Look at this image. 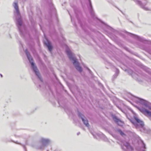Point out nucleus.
<instances>
[{
	"label": "nucleus",
	"mask_w": 151,
	"mask_h": 151,
	"mask_svg": "<svg viewBox=\"0 0 151 151\" xmlns=\"http://www.w3.org/2000/svg\"><path fill=\"white\" fill-rule=\"evenodd\" d=\"M89 2V4L88 5V6L89 7L90 10V12L91 14L92 15H94V13L93 12L92 9V6L91 4V0H88Z\"/></svg>",
	"instance_id": "obj_13"
},
{
	"label": "nucleus",
	"mask_w": 151,
	"mask_h": 151,
	"mask_svg": "<svg viewBox=\"0 0 151 151\" xmlns=\"http://www.w3.org/2000/svg\"><path fill=\"white\" fill-rule=\"evenodd\" d=\"M121 147H122V149H124V147H123V146H122V145H121Z\"/></svg>",
	"instance_id": "obj_26"
},
{
	"label": "nucleus",
	"mask_w": 151,
	"mask_h": 151,
	"mask_svg": "<svg viewBox=\"0 0 151 151\" xmlns=\"http://www.w3.org/2000/svg\"><path fill=\"white\" fill-rule=\"evenodd\" d=\"M78 117L82 119V121L84 125L86 127H88L89 126V124L88 123V121L87 118L83 114L79 112H78Z\"/></svg>",
	"instance_id": "obj_7"
},
{
	"label": "nucleus",
	"mask_w": 151,
	"mask_h": 151,
	"mask_svg": "<svg viewBox=\"0 0 151 151\" xmlns=\"http://www.w3.org/2000/svg\"><path fill=\"white\" fill-rule=\"evenodd\" d=\"M119 70L118 69H116V70L115 74L113 76V77L115 78H116L117 77V76H118V74L119 73Z\"/></svg>",
	"instance_id": "obj_17"
},
{
	"label": "nucleus",
	"mask_w": 151,
	"mask_h": 151,
	"mask_svg": "<svg viewBox=\"0 0 151 151\" xmlns=\"http://www.w3.org/2000/svg\"><path fill=\"white\" fill-rule=\"evenodd\" d=\"M70 17H71V21H72V17L70 15Z\"/></svg>",
	"instance_id": "obj_25"
},
{
	"label": "nucleus",
	"mask_w": 151,
	"mask_h": 151,
	"mask_svg": "<svg viewBox=\"0 0 151 151\" xmlns=\"http://www.w3.org/2000/svg\"><path fill=\"white\" fill-rule=\"evenodd\" d=\"M122 144L127 149L131 150V151H132L133 150L132 147H131L129 143L128 142L124 141L122 142Z\"/></svg>",
	"instance_id": "obj_12"
},
{
	"label": "nucleus",
	"mask_w": 151,
	"mask_h": 151,
	"mask_svg": "<svg viewBox=\"0 0 151 151\" xmlns=\"http://www.w3.org/2000/svg\"><path fill=\"white\" fill-rule=\"evenodd\" d=\"M25 53L29 62L31 64L32 68L34 71L35 72L36 75L38 77L40 81H41L42 82L43 80L40 76L39 70L37 68L36 66L35 65L34 63H33L32 58L30 55L29 52L28 51L27 49L25 50Z\"/></svg>",
	"instance_id": "obj_4"
},
{
	"label": "nucleus",
	"mask_w": 151,
	"mask_h": 151,
	"mask_svg": "<svg viewBox=\"0 0 151 151\" xmlns=\"http://www.w3.org/2000/svg\"><path fill=\"white\" fill-rule=\"evenodd\" d=\"M135 1L137 4L139 5L144 10L146 11L150 10V9L148 8L145 7L144 4H142L140 1L137 0H136Z\"/></svg>",
	"instance_id": "obj_10"
},
{
	"label": "nucleus",
	"mask_w": 151,
	"mask_h": 151,
	"mask_svg": "<svg viewBox=\"0 0 151 151\" xmlns=\"http://www.w3.org/2000/svg\"><path fill=\"white\" fill-rule=\"evenodd\" d=\"M13 6L14 8V14L16 17L17 21L16 24L21 35L22 34V31L21 28L23 27L22 25V22L21 19V15L19 10L17 2H14L13 4Z\"/></svg>",
	"instance_id": "obj_1"
},
{
	"label": "nucleus",
	"mask_w": 151,
	"mask_h": 151,
	"mask_svg": "<svg viewBox=\"0 0 151 151\" xmlns=\"http://www.w3.org/2000/svg\"><path fill=\"white\" fill-rule=\"evenodd\" d=\"M139 111L146 116H149L151 117V111L147 110V109L141 107L139 109Z\"/></svg>",
	"instance_id": "obj_9"
},
{
	"label": "nucleus",
	"mask_w": 151,
	"mask_h": 151,
	"mask_svg": "<svg viewBox=\"0 0 151 151\" xmlns=\"http://www.w3.org/2000/svg\"><path fill=\"white\" fill-rule=\"evenodd\" d=\"M45 44L47 47L49 51L50 52H51L52 49V46L51 45L50 42L47 40V42L45 43Z\"/></svg>",
	"instance_id": "obj_14"
},
{
	"label": "nucleus",
	"mask_w": 151,
	"mask_h": 151,
	"mask_svg": "<svg viewBox=\"0 0 151 151\" xmlns=\"http://www.w3.org/2000/svg\"><path fill=\"white\" fill-rule=\"evenodd\" d=\"M87 68L88 70V71H89V72L90 73L91 71L89 69H88V68Z\"/></svg>",
	"instance_id": "obj_22"
},
{
	"label": "nucleus",
	"mask_w": 151,
	"mask_h": 151,
	"mask_svg": "<svg viewBox=\"0 0 151 151\" xmlns=\"http://www.w3.org/2000/svg\"><path fill=\"white\" fill-rule=\"evenodd\" d=\"M80 134V132H78V133H77V135H79Z\"/></svg>",
	"instance_id": "obj_24"
},
{
	"label": "nucleus",
	"mask_w": 151,
	"mask_h": 151,
	"mask_svg": "<svg viewBox=\"0 0 151 151\" xmlns=\"http://www.w3.org/2000/svg\"><path fill=\"white\" fill-rule=\"evenodd\" d=\"M144 70L145 71L149 74H151V70L147 67H145Z\"/></svg>",
	"instance_id": "obj_16"
},
{
	"label": "nucleus",
	"mask_w": 151,
	"mask_h": 151,
	"mask_svg": "<svg viewBox=\"0 0 151 151\" xmlns=\"http://www.w3.org/2000/svg\"><path fill=\"white\" fill-rule=\"evenodd\" d=\"M22 146L24 148V149L25 151H26V147H25V146L23 145H22Z\"/></svg>",
	"instance_id": "obj_21"
},
{
	"label": "nucleus",
	"mask_w": 151,
	"mask_h": 151,
	"mask_svg": "<svg viewBox=\"0 0 151 151\" xmlns=\"http://www.w3.org/2000/svg\"><path fill=\"white\" fill-rule=\"evenodd\" d=\"M13 142H14L15 143L17 144H19V145H21L20 143H19L17 141H16V142H14L13 141Z\"/></svg>",
	"instance_id": "obj_20"
},
{
	"label": "nucleus",
	"mask_w": 151,
	"mask_h": 151,
	"mask_svg": "<svg viewBox=\"0 0 151 151\" xmlns=\"http://www.w3.org/2000/svg\"><path fill=\"white\" fill-rule=\"evenodd\" d=\"M145 79L148 82L151 81V79L150 78H146Z\"/></svg>",
	"instance_id": "obj_19"
},
{
	"label": "nucleus",
	"mask_w": 151,
	"mask_h": 151,
	"mask_svg": "<svg viewBox=\"0 0 151 151\" xmlns=\"http://www.w3.org/2000/svg\"><path fill=\"white\" fill-rule=\"evenodd\" d=\"M116 131L119 132L122 136L125 137L126 136V134L121 129H117Z\"/></svg>",
	"instance_id": "obj_15"
},
{
	"label": "nucleus",
	"mask_w": 151,
	"mask_h": 151,
	"mask_svg": "<svg viewBox=\"0 0 151 151\" xmlns=\"http://www.w3.org/2000/svg\"><path fill=\"white\" fill-rule=\"evenodd\" d=\"M93 136L94 137V135H93Z\"/></svg>",
	"instance_id": "obj_29"
},
{
	"label": "nucleus",
	"mask_w": 151,
	"mask_h": 151,
	"mask_svg": "<svg viewBox=\"0 0 151 151\" xmlns=\"http://www.w3.org/2000/svg\"><path fill=\"white\" fill-rule=\"evenodd\" d=\"M81 26L82 27V28L83 29V27L82 26Z\"/></svg>",
	"instance_id": "obj_28"
},
{
	"label": "nucleus",
	"mask_w": 151,
	"mask_h": 151,
	"mask_svg": "<svg viewBox=\"0 0 151 151\" xmlns=\"http://www.w3.org/2000/svg\"><path fill=\"white\" fill-rule=\"evenodd\" d=\"M148 52L149 53L151 54V51H149Z\"/></svg>",
	"instance_id": "obj_23"
},
{
	"label": "nucleus",
	"mask_w": 151,
	"mask_h": 151,
	"mask_svg": "<svg viewBox=\"0 0 151 151\" xmlns=\"http://www.w3.org/2000/svg\"><path fill=\"white\" fill-rule=\"evenodd\" d=\"M132 99L137 103H140L146 108L151 110V104L147 101L142 99L135 97H133Z\"/></svg>",
	"instance_id": "obj_5"
},
{
	"label": "nucleus",
	"mask_w": 151,
	"mask_h": 151,
	"mask_svg": "<svg viewBox=\"0 0 151 151\" xmlns=\"http://www.w3.org/2000/svg\"><path fill=\"white\" fill-rule=\"evenodd\" d=\"M113 119L115 122L118 123L119 122H121V121L119 119H118L116 116L113 117Z\"/></svg>",
	"instance_id": "obj_18"
},
{
	"label": "nucleus",
	"mask_w": 151,
	"mask_h": 151,
	"mask_svg": "<svg viewBox=\"0 0 151 151\" xmlns=\"http://www.w3.org/2000/svg\"><path fill=\"white\" fill-rule=\"evenodd\" d=\"M66 52L69 59L72 61L75 68L80 72H81L82 71V69L80 66L79 63L77 61L74 54L72 53L68 48H67L66 49Z\"/></svg>",
	"instance_id": "obj_2"
},
{
	"label": "nucleus",
	"mask_w": 151,
	"mask_h": 151,
	"mask_svg": "<svg viewBox=\"0 0 151 151\" xmlns=\"http://www.w3.org/2000/svg\"><path fill=\"white\" fill-rule=\"evenodd\" d=\"M139 143L141 148L138 150L140 151H145V150L146 149L145 145L143 141L141 140L139 142Z\"/></svg>",
	"instance_id": "obj_11"
},
{
	"label": "nucleus",
	"mask_w": 151,
	"mask_h": 151,
	"mask_svg": "<svg viewBox=\"0 0 151 151\" xmlns=\"http://www.w3.org/2000/svg\"><path fill=\"white\" fill-rule=\"evenodd\" d=\"M0 75H1V77H2V75L1 74Z\"/></svg>",
	"instance_id": "obj_27"
},
{
	"label": "nucleus",
	"mask_w": 151,
	"mask_h": 151,
	"mask_svg": "<svg viewBox=\"0 0 151 151\" xmlns=\"http://www.w3.org/2000/svg\"><path fill=\"white\" fill-rule=\"evenodd\" d=\"M134 120H131V122L135 126L136 128H140L141 132L145 133L148 132L147 130L144 127V122L136 116H134Z\"/></svg>",
	"instance_id": "obj_3"
},
{
	"label": "nucleus",
	"mask_w": 151,
	"mask_h": 151,
	"mask_svg": "<svg viewBox=\"0 0 151 151\" xmlns=\"http://www.w3.org/2000/svg\"><path fill=\"white\" fill-rule=\"evenodd\" d=\"M124 32L125 33H126L127 35L138 40L139 41L141 42H145L146 41L145 40L143 37H140L137 35L128 32L126 31H125Z\"/></svg>",
	"instance_id": "obj_8"
},
{
	"label": "nucleus",
	"mask_w": 151,
	"mask_h": 151,
	"mask_svg": "<svg viewBox=\"0 0 151 151\" xmlns=\"http://www.w3.org/2000/svg\"><path fill=\"white\" fill-rule=\"evenodd\" d=\"M40 142L42 143V145L40 146L39 147V148L41 149H43L45 147L47 146L51 142V141L50 139L44 138H41Z\"/></svg>",
	"instance_id": "obj_6"
}]
</instances>
